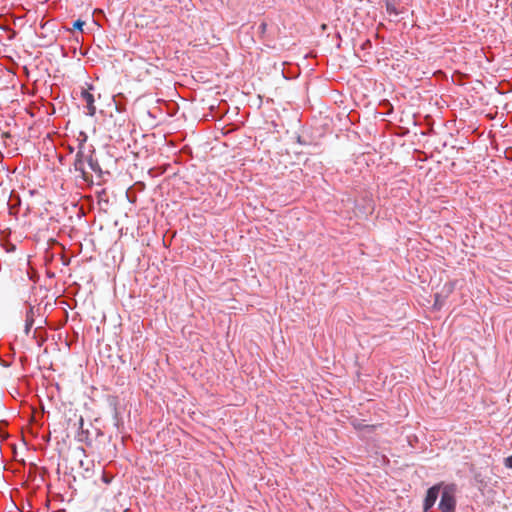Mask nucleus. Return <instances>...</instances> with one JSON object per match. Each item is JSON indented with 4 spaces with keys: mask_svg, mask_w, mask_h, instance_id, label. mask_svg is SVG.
Returning a JSON list of instances; mask_svg holds the SVG:
<instances>
[{
    "mask_svg": "<svg viewBox=\"0 0 512 512\" xmlns=\"http://www.w3.org/2000/svg\"><path fill=\"white\" fill-rule=\"evenodd\" d=\"M102 480L108 484L111 481V478H109L105 473L102 475Z\"/></svg>",
    "mask_w": 512,
    "mask_h": 512,
    "instance_id": "nucleus-11",
    "label": "nucleus"
},
{
    "mask_svg": "<svg viewBox=\"0 0 512 512\" xmlns=\"http://www.w3.org/2000/svg\"><path fill=\"white\" fill-rule=\"evenodd\" d=\"M440 485H434L428 489L424 500V512H427L435 504L439 495Z\"/></svg>",
    "mask_w": 512,
    "mask_h": 512,
    "instance_id": "nucleus-3",
    "label": "nucleus"
},
{
    "mask_svg": "<svg viewBox=\"0 0 512 512\" xmlns=\"http://www.w3.org/2000/svg\"><path fill=\"white\" fill-rule=\"evenodd\" d=\"M505 466L508 468H512V455L505 459Z\"/></svg>",
    "mask_w": 512,
    "mask_h": 512,
    "instance_id": "nucleus-9",
    "label": "nucleus"
},
{
    "mask_svg": "<svg viewBox=\"0 0 512 512\" xmlns=\"http://www.w3.org/2000/svg\"><path fill=\"white\" fill-rule=\"evenodd\" d=\"M79 421H80V425H82V424H83V418H82V417H80V420H79Z\"/></svg>",
    "mask_w": 512,
    "mask_h": 512,
    "instance_id": "nucleus-13",
    "label": "nucleus"
},
{
    "mask_svg": "<svg viewBox=\"0 0 512 512\" xmlns=\"http://www.w3.org/2000/svg\"><path fill=\"white\" fill-rule=\"evenodd\" d=\"M386 7H387V11H388L389 13H395V14H397V12H396V10H395L394 6H393V5H391L390 3H387V6H386Z\"/></svg>",
    "mask_w": 512,
    "mask_h": 512,
    "instance_id": "nucleus-10",
    "label": "nucleus"
},
{
    "mask_svg": "<svg viewBox=\"0 0 512 512\" xmlns=\"http://www.w3.org/2000/svg\"><path fill=\"white\" fill-rule=\"evenodd\" d=\"M84 24H85V22H84V21H82V20L78 19V20H76V21L74 22V24H73V28H74V29H77V30H82V27H83V25H84Z\"/></svg>",
    "mask_w": 512,
    "mask_h": 512,
    "instance_id": "nucleus-7",
    "label": "nucleus"
},
{
    "mask_svg": "<svg viewBox=\"0 0 512 512\" xmlns=\"http://www.w3.org/2000/svg\"><path fill=\"white\" fill-rule=\"evenodd\" d=\"M259 30H260V33L261 34H265L266 30H267V23L266 22H262L259 26Z\"/></svg>",
    "mask_w": 512,
    "mask_h": 512,
    "instance_id": "nucleus-8",
    "label": "nucleus"
},
{
    "mask_svg": "<svg viewBox=\"0 0 512 512\" xmlns=\"http://www.w3.org/2000/svg\"><path fill=\"white\" fill-rule=\"evenodd\" d=\"M455 493L456 486L454 484L444 486L439 503V509L441 512H455Z\"/></svg>",
    "mask_w": 512,
    "mask_h": 512,
    "instance_id": "nucleus-1",
    "label": "nucleus"
},
{
    "mask_svg": "<svg viewBox=\"0 0 512 512\" xmlns=\"http://www.w3.org/2000/svg\"><path fill=\"white\" fill-rule=\"evenodd\" d=\"M84 154L82 151H78L74 161L75 171L80 173L81 178L86 182H92L91 175L86 171Z\"/></svg>",
    "mask_w": 512,
    "mask_h": 512,
    "instance_id": "nucleus-2",
    "label": "nucleus"
},
{
    "mask_svg": "<svg viewBox=\"0 0 512 512\" xmlns=\"http://www.w3.org/2000/svg\"><path fill=\"white\" fill-rule=\"evenodd\" d=\"M87 163L92 171H94L95 173H98V174L101 173V167H100L99 163L97 162V160H94L92 158V156H89L87 158Z\"/></svg>",
    "mask_w": 512,
    "mask_h": 512,
    "instance_id": "nucleus-5",
    "label": "nucleus"
},
{
    "mask_svg": "<svg viewBox=\"0 0 512 512\" xmlns=\"http://www.w3.org/2000/svg\"><path fill=\"white\" fill-rule=\"evenodd\" d=\"M32 322H33V321H31L30 323H27V324H26V327H25V332H26V334H28V333H29L30 328H31V325H32Z\"/></svg>",
    "mask_w": 512,
    "mask_h": 512,
    "instance_id": "nucleus-12",
    "label": "nucleus"
},
{
    "mask_svg": "<svg viewBox=\"0 0 512 512\" xmlns=\"http://www.w3.org/2000/svg\"><path fill=\"white\" fill-rule=\"evenodd\" d=\"M1 138L3 140V144L5 147H9L12 145V136L8 132H4L1 135Z\"/></svg>",
    "mask_w": 512,
    "mask_h": 512,
    "instance_id": "nucleus-6",
    "label": "nucleus"
},
{
    "mask_svg": "<svg viewBox=\"0 0 512 512\" xmlns=\"http://www.w3.org/2000/svg\"><path fill=\"white\" fill-rule=\"evenodd\" d=\"M81 96L86 103L87 115L94 116L96 113L94 96L87 90L82 91Z\"/></svg>",
    "mask_w": 512,
    "mask_h": 512,
    "instance_id": "nucleus-4",
    "label": "nucleus"
}]
</instances>
